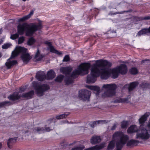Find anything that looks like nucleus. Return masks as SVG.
<instances>
[{
  "mask_svg": "<svg viewBox=\"0 0 150 150\" xmlns=\"http://www.w3.org/2000/svg\"><path fill=\"white\" fill-rule=\"evenodd\" d=\"M113 139L116 140V150H121L129 139V137L120 132H117L113 135Z\"/></svg>",
  "mask_w": 150,
  "mask_h": 150,
  "instance_id": "5",
  "label": "nucleus"
},
{
  "mask_svg": "<svg viewBox=\"0 0 150 150\" xmlns=\"http://www.w3.org/2000/svg\"><path fill=\"white\" fill-rule=\"evenodd\" d=\"M45 43L47 44L48 46L49 47H50L52 45L51 42H48V41H46L45 42Z\"/></svg>",
  "mask_w": 150,
  "mask_h": 150,
  "instance_id": "47",
  "label": "nucleus"
},
{
  "mask_svg": "<svg viewBox=\"0 0 150 150\" xmlns=\"http://www.w3.org/2000/svg\"><path fill=\"white\" fill-rule=\"evenodd\" d=\"M36 42V40L33 37L29 38L27 41V44L29 46L33 45Z\"/></svg>",
  "mask_w": 150,
  "mask_h": 150,
  "instance_id": "25",
  "label": "nucleus"
},
{
  "mask_svg": "<svg viewBox=\"0 0 150 150\" xmlns=\"http://www.w3.org/2000/svg\"><path fill=\"white\" fill-rule=\"evenodd\" d=\"M115 142L113 141H111L108 144V149L109 150L113 149L115 146Z\"/></svg>",
  "mask_w": 150,
  "mask_h": 150,
  "instance_id": "31",
  "label": "nucleus"
},
{
  "mask_svg": "<svg viewBox=\"0 0 150 150\" xmlns=\"http://www.w3.org/2000/svg\"><path fill=\"white\" fill-rule=\"evenodd\" d=\"M149 115V112H147L139 119V123L141 124V125L138 129V132L137 133V139L147 140L150 138V134L149 133L148 130L145 128L143 127V124L146 120L147 118Z\"/></svg>",
  "mask_w": 150,
  "mask_h": 150,
  "instance_id": "4",
  "label": "nucleus"
},
{
  "mask_svg": "<svg viewBox=\"0 0 150 150\" xmlns=\"http://www.w3.org/2000/svg\"><path fill=\"white\" fill-rule=\"evenodd\" d=\"M34 94V91L33 90L29 92L25 93L21 95L18 92H15L11 95L8 97L10 100L14 101L18 100L21 97L25 98L27 99H29L33 98Z\"/></svg>",
  "mask_w": 150,
  "mask_h": 150,
  "instance_id": "8",
  "label": "nucleus"
},
{
  "mask_svg": "<svg viewBox=\"0 0 150 150\" xmlns=\"http://www.w3.org/2000/svg\"><path fill=\"white\" fill-rule=\"evenodd\" d=\"M130 97H129V96L127 98H120V101L119 102H121V103H124V102H126L127 103H129V99L130 98Z\"/></svg>",
  "mask_w": 150,
  "mask_h": 150,
  "instance_id": "32",
  "label": "nucleus"
},
{
  "mask_svg": "<svg viewBox=\"0 0 150 150\" xmlns=\"http://www.w3.org/2000/svg\"><path fill=\"white\" fill-rule=\"evenodd\" d=\"M88 88L91 90L96 91L97 92V93L96 94V95L99 94V93L100 91V88L99 87L95 86H88Z\"/></svg>",
  "mask_w": 150,
  "mask_h": 150,
  "instance_id": "24",
  "label": "nucleus"
},
{
  "mask_svg": "<svg viewBox=\"0 0 150 150\" xmlns=\"http://www.w3.org/2000/svg\"><path fill=\"white\" fill-rule=\"evenodd\" d=\"M2 32V30L1 29H0V34Z\"/></svg>",
  "mask_w": 150,
  "mask_h": 150,
  "instance_id": "52",
  "label": "nucleus"
},
{
  "mask_svg": "<svg viewBox=\"0 0 150 150\" xmlns=\"http://www.w3.org/2000/svg\"><path fill=\"white\" fill-rule=\"evenodd\" d=\"M33 11L32 10L31 11L30 13L29 14H28L27 15L25 16L24 17H23L22 18H19L18 20V22H23L28 20L30 17L33 14Z\"/></svg>",
  "mask_w": 150,
  "mask_h": 150,
  "instance_id": "16",
  "label": "nucleus"
},
{
  "mask_svg": "<svg viewBox=\"0 0 150 150\" xmlns=\"http://www.w3.org/2000/svg\"><path fill=\"white\" fill-rule=\"evenodd\" d=\"M1 144L0 143V149L1 148Z\"/></svg>",
  "mask_w": 150,
  "mask_h": 150,
  "instance_id": "53",
  "label": "nucleus"
},
{
  "mask_svg": "<svg viewBox=\"0 0 150 150\" xmlns=\"http://www.w3.org/2000/svg\"><path fill=\"white\" fill-rule=\"evenodd\" d=\"M138 129L136 125H132L129 127L127 130L128 133H132L134 132H138Z\"/></svg>",
  "mask_w": 150,
  "mask_h": 150,
  "instance_id": "19",
  "label": "nucleus"
},
{
  "mask_svg": "<svg viewBox=\"0 0 150 150\" xmlns=\"http://www.w3.org/2000/svg\"><path fill=\"white\" fill-rule=\"evenodd\" d=\"M36 77L39 81H42L46 78L47 77L46 75L39 72L36 74Z\"/></svg>",
  "mask_w": 150,
  "mask_h": 150,
  "instance_id": "15",
  "label": "nucleus"
},
{
  "mask_svg": "<svg viewBox=\"0 0 150 150\" xmlns=\"http://www.w3.org/2000/svg\"><path fill=\"white\" fill-rule=\"evenodd\" d=\"M19 35L17 33H16L15 34L12 35H11L10 37V38L12 40H15L17 38H18L19 37Z\"/></svg>",
  "mask_w": 150,
  "mask_h": 150,
  "instance_id": "38",
  "label": "nucleus"
},
{
  "mask_svg": "<svg viewBox=\"0 0 150 150\" xmlns=\"http://www.w3.org/2000/svg\"><path fill=\"white\" fill-rule=\"evenodd\" d=\"M131 11L130 10H128L126 11H123L118 12L117 13H112V14L110 13L109 14L112 15H114V14H122V13H123L125 12H130Z\"/></svg>",
  "mask_w": 150,
  "mask_h": 150,
  "instance_id": "40",
  "label": "nucleus"
},
{
  "mask_svg": "<svg viewBox=\"0 0 150 150\" xmlns=\"http://www.w3.org/2000/svg\"><path fill=\"white\" fill-rule=\"evenodd\" d=\"M103 88L106 90L102 95L103 97H111L115 96V90L117 88V86L115 84H103Z\"/></svg>",
  "mask_w": 150,
  "mask_h": 150,
  "instance_id": "7",
  "label": "nucleus"
},
{
  "mask_svg": "<svg viewBox=\"0 0 150 150\" xmlns=\"http://www.w3.org/2000/svg\"><path fill=\"white\" fill-rule=\"evenodd\" d=\"M109 122V121L108 120L106 121L105 120H99L97 121H96L95 122H93L92 124L91 125V126L92 127H94V125L95 124H96V122H97L98 124L100 123H107Z\"/></svg>",
  "mask_w": 150,
  "mask_h": 150,
  "instance_id": "28",
  "label": "nucleus"
},
{
  "mask_svg": "<svg viewBox=\"0 0 150 150\" xmlns=\"http://www.w3.org/2000/svg\"><path fill=\"white\" fill-rule=\"evenodd\" d=\"M1 42H0V44H1Z\"/></svg>",
  "mask_w": 150,
  "mask_h": 150,
  "instance_id": "59",
  "label": "nucleus"
},
{
  "mask_svg": "<svg viewBox=\"0 0 150 150\" xmlns=\"http://www.w3.org/2000/svg\"><path fill=\"white\" fill-rule=\"evenodd\" d=\"M17 28L18 33L20 35H23L25 31L26 35L31 36L37 30L41 29L42 25L40 23L38 24L24 23L18 25Z\"/></svg>",
  "mask_w": 150,
  "mask_h": 150,
  "instance_id": "3",
  "label": "nucleus"
},
{
  "mask_svg": "<svg viewBox=\"0 0 150 150\" xmlns=\"http://www.w3.org/2000/svg\"><path fill=\"white\" fill-rule=\"evenodd\" d=\"M63 145V144H61V146H62Z\"/></svg>",
  "mask_w": 150,
  "mask_h": 150,
  "instance_id": "56",
  "label": "nucleus"
},
{
  "mask_svg": "<svg viewBox=\"0 0 150 150\" xmlns=\"http://www.w3.org/2000/svg\"><path fill=\"white\" fill-rule=\"evenodd\" d=\"M69 60V57L68 55H66L63 60V62H67Z\"/></svg>",
  "mask_w": 150,
  "mask_h": 150,
  "instance_id": "41",
  "label": "nucleus"
},
{
  "mask_svg": "<svg viewBox=\"0 0 150 150\" xmlns=\"http://www.w3.org/2000/svg\"><path fill=\"white\" fill-rule=\"evenodd\" d=\"M141 87L143 88H145L148 87V84L147 83H142L141 85Z\"/></svg>",
  "mask_w": 150,
  "mask_h": 150,
  "instance_id": "43",
  "label": "nucleus"
},
{
  "mask_svg": "<svg viewBox=\"0 0 150 150\" xmlns=\"http://www.w3.org/2000/svg\"><path fill=\"white\" fill-rule=\"evenodd\" d=\"M27 132H28V131H27L26 132H23V133H27Z\"/></svg>",
  "mask_w": 150,
  "mask_h": 150,
  "instance_id": "54",
  "label": "nucleus"
},
{
  "mask_svg": "<svg viewBox=\"0 0 150 150\" xmlns=\"http://www.w3.org/2000/svg\"><path fill=\"white\" fill-rule=\"evenodd\" d=\"M148 33H150V26L148 28H144L140 30L138 32L137 35L138 36H140L142 35Z\"/></svg>",
  "mask_w": 150,
  "mask_h": 150,
  "instance_id": "22",
  "label": "nucleus"
},
{
  "mask_svg": "<svg viewBox=\"0 0 150 150\" xmlns=\"http://www.w3.org/2000/svg\"><path fill=\"white\" fill-rule=\"evenodd\" d=\"M147 126L149 127V128H150V122H149L148 124V125H147Z\"/></svg>",
  "mask_w": 150,
  "mask_h": 150,
  "instance_id": "51",
  "label": "nucleus"
},
{
  "mask_svg": "<svg viewBox=\"0 0 150 150\" xmlns=\"http://www.w3.org/2000/svg\"><path fill=\"white\" fill-rule=\"evenodd\" d=\"M27 49L23 47H19L13 51L11 55L10 58L7 60V62H6L5 65L7 67L8 69H9L11 67L17 64V61L16 60L12 61H9V59L11 58H14L17 56L20 53L25 54L27 51Z\"/></svg>",
  "mask_w": 150,
  "mask_h": 150,
  "instance_id": "6",
  "label": "nucleus"
},
{
  "mask_svg": "<svg viewBox=\"0 0 150 150\" xmlns=\"http://www.w3.org/2000/svg\"><path fill=\"white\" fill-rule=\"evenodd\" d=\"M96 62V64L91 68L90 74L87 76V83H94L97 80V78L100 75L103 79H106L108 77L109 72L105 67H111V63L105 60H97Z\"/></svg>",
  "mask_w": 150,
  "mask_h": 150,
  "instance_id": "1",
  "label": "nucleus"
},
{
  "mask_svg": "<svg viewBox=\"0 0 150 150\" xmlns=\"http://www.w3.org/2000/svg\"><path fill=\"white\" fill-rule=\"evenodd\" d=\"M138 82H133L131 83L129 85L128 87V91L130 92L132 91L138 85Z\"/></svg>",
  "mask_w": 150,
  "mask_h": 150,
  "instance_id": "21",
  "label": "nucleus"
},
{
  "mask_svg": "<svg viewBox=\"0 0 150 150\" xmlns=\"http://www.w3.org/2000/svg\"><path fill=\"white\" fill-rule=\"evenodd\" d=\"M25 89L23 88H21L20 89V93L24 91Z\"/></svg>",
  "mask_w": 150,
  "mask_h": 150,
  "instance_id": "49",
  "label": "nucleus"
},
{
  "mask_svg": "<svg viewBox=\"0 0 150 150\" xmlns=\"http://www.w3.org/2000/svg\"><path fill=\"white\" fill-rule=\"evenodd\" d=\"M64 77L63 75H60L58 76L54 80L56 82H60L62 81Z\"/></svg>",
  "mask_w": 150,
  "mask_h": 150,
  "instance_id": "30",
  "label": "nucleus"
},
{
  "mask_svg": "<svg viewBox=\"0 0 150 150\" xmlns=\"http://www.w3.org/2000/svg\"><path fill=\"white\" fill-rule=\"evenodd\" d=\"M1 57V54L0 53V58Z\"/></svg>",
  "mask_w": 150,
  "mask_h": 150,
  "instance_id": "57",
  "label": "nucleus"
},
{
  "mask_svg": "<svg viewBox=\"0 0 150 150\" xmlns=\"http://www.w3.org/2000/svg\"><path fill=\"white\" fill-rule=\"evenodd\" d=\"M45 56L44 55L40 54V52L38 49L35 56V58L36 61H39L41 60Z\"/></svg>",
  "mask_w": 150,
  "mask_h": 150,
  "instance_id": "17",
  "label": "nucleus"
},
{
  "mask_svg": "<svg viewBox=\"0 0 150 150\" xmlns=\"http://www.w3.org/2000/svg\"><path fill=\"white\" fill-rule=\"evenodd\" d=\"M7 104H8V105H11V103L10 102L8 101H5L0 103V107H2Z\"/></svg>",
  "mask_w": 150,
  "mask_h": 150,
  "instance_id": "33",
  "label": "nucleus"
},
{
  "mask_svg": "<svg viewBox=\"0 0 150 150\" xmlns=\"http://www.w3.org/2000/svg\"><path fill=\"white\" fill-rule=\"evenodd\" d=\"M11 45V44L9 43H6L3 45L2 46V47L3 49H7Z\"/></svg>",
  "mask_w": 150,
  "mask_h": 150,
  "instance_id": "39",
  "label": "nucleus"
},
{
  "mask_svg": "<svg viewBox=\"0 0 150 150\" xmlns=\"http://www.w3.org/2000/svg\"><path fill=\"white\" fill-rule=\"evenodd\" d=\"M33 131L35 132H44L45 131V127H37L34 129Z\"/></svg>",
  "mask_w": 150,
  "mask_h": 150,
  "instance_id": "27",
  "label": "nucleus"
},
{
  "mask_svg": "<svg viewBox=\"0 0 150 150\" xmlns=\"http://www.w3.org/2000/svg\"><path fill=\"white\" fill-rule=\"evenodd\" d=\"M91 94L90 91L86 90H82L79 91V96L83 100H88Z\"/></svg>",
  "mask_w": 150,
  "mask_h": 150,
  "instance_id": "11",
  "label": "nucleus"
},
{
  "mask_svg": "<svg viewBox=\"0 0 150 150\" xmlns=\"http://www.w3.org/2000/svg\"><path fill=\"white\" fill-rule=\"evenodd\" d=\"M127 71V67L125 64H122L112 70V74L114 78H116L118 76L119 73L122 74H125Z\"/></svg>",
  "mask_w": 150,
  "mask_h": 150,
  "instance_id": "10",
  "label": "nucleus"
},
{
  "mask_svg": "<svg viewBox=\"0 0 150 150\" xmlns=\"http://www.w3.org/2000/svg\"><path fill=\"white\" fill-rule=\"evenodd\" d=\"M54 53L58 55H60L62 54V53L61 52L57 50H56V51H55V52Z\"/></svg>",
  "mask_w": 150,
  "mask_h": 150,
  "instance_id": "46",
  "label": "nucleus"
},
{
  "mask_svg": "<svg viewBox=\"0 0 150 150\" xmlns=\"http://www.w3.org/2000/svg\"><path fill=\"white\" fill-rule=\"evenodd\" d=\"M91 65L88 63H84L80 65L78 69L74 71L71 75L69 74L72 69L69 67H62L60 69V72L66 75V79L65 80L66 84L68 85L72 83L73 81V79L76 78L78 75H83L87 74L88 73V70L90 67Z\"/></svg>",
  "mask_w": 150,
  "mask_h": 150,
  "instance_id": "2",
  "label": "nucleus"
},
{
  "mask_svg": "<svg viewBox=\"0 0 150 150\" xmlns=\"http://www.w3.org/2000/svg\"><path fill=\"white\" fill-rule=\"evenodd\" d=\"M69 114L70 113L69 112H65L64 114L56 116V118L58 120L65 118L67 117Z\"/></svg>",
  "mask_w": 150,
  "mask_h": 150,
  "instance_id": "23",
  "label": "nucleus"
},
{
  "mask_svg": "<svg viewBox=\"0 0 150 150\" xmlns=\"http://www.w3.org/2000/svg\"><path fill=\"white\" fill-rule=\"evenodd\" d=\"M116 127V124H115L113 125V126L112 127L111 129L112 130H115Z\"/></svg>",
  "mask_w": 150,
  "mask_h": 150,
  "instance_id": "45",
  "label": "nucleus"
},
{
  "mask_svg": "<svg viewBox=\"0 0 150 150\" xmlns=\"http://www.w3.org/2000/svg\"><path fill=\"white\" fill-rule=\"evenodd\" d=\"M130 73L133 74H135L137 73V69L135 68H132L130 70Z\"/></svg>",
  "mask_w": 150,
  "mask_h": 150,
  "instance_id": "35",
  "label": "nucleus"
},
{
  "mask_svg": "<svg viewBox=\"0 0 150 150\" xmlns=\"http://www.w3.org/2000/svg\"><path fill=\"white\" fill-rule=\"evenodd\" d=\"M53 119H51V118H50V119H49L48 120H47V122L49 123H50V125H51V122H52L53 121ZM52 123H53L52 122Z\"/></svg>",
  "mask_w": 150,
  "mask_h": 150,
  "instance_id": "44",
  "label": "nucleus"
},
{
  "mask_svg": "<svg viewBox=\"0 0 150 150\" xmlns=\"http://www.w3.org/2000/svg\"><path fill=\"white\" fill-rule=\"evenodd\" d=\"M143 20H149L150 19V16H147L146 17H145L143 19Z\"/></svg>",
  "mask_w": 150,
  "mask_h": 150,
  "instance_id": "48",
  "label": "nucleus"
},
{
  "mask_svg": "<svg viewBox=\"0 0 150 150\" xmlns=\"http://www.w3.org/2000/svg\"><path fill=\"white\" fill-rule=\"evenodd\" d=\"M73 144H69V145H70H70H72Z\"/></svg>",
  "mask_w": 150,
  "mask_h": 150,
  "instance_id": "55",
  "label": "nucleus"
},
{
  "mask_svg": "<svg viewBox=\"0 0 150 150\" xmlns=\"http://www.w3.org/2000/svg\"><path fill=\"white\" fill-rule=\"evenodd\" d=\"M55 76V73L52 70H51L47 72V79H52Z\"/></svg>",
  "mask_w": 150,
  "mask_h": 150,
  "instance_id": "18",
  "label": "nucleus"
},
{
  "mask_svg": "<svg viewBox=\"0 0 150 150\" xmlns=\"http://www.w3.org/2000/svg\"><path fill=\"white\" fill-rule=\"evenodd\" d=\"M49 127H46L45 128V131L46 132H49L52 130L54 128V123H52V125H49Z\"/></svg>",
  "mask_w": 150,
  "mask_h": 150,
  "instance_id": "34",
  "label": "nucleus"
},
{
  "mask_svg": "<svg viewBox=\"0 0 150 150\" xmlns=\"http://www.w3.org/2000/svg\"><path fill=\"white\" fill-rule=\"evenodd\" d=\"M23 1H26V0H23Z\"/></svg>",
  "mask_w": 150,
  "mask_h": 150,
  "instance_id": "58",
  "label": "nucleus"
},
{
  "mask_svg": "<svg viewBox=\"0 0 150 150\" xmlns=\"http://www.w3.org/2000/svg\"><path fill=\"white\" fill-rule=\"evenodd\" d=\"M128 125V122L126 121H123L121 122V127L122 129L126 128Z\"/></svg>",
  "mask_w": 150,
  "mask_h": 150,
  "instance_id": "29",
  "label": "nucleus"
},
{
  "mask_svg": "<svg viewBox=\"0 0 150 150\" xmlns=\"http://www.w3.org/2000/svg\"><path fill=\"white\" fill-rule=\"evenodd\" d=\"M147 60H142V62H141V63L142 64H143V63H144Z\"/></svg>",
  "mask_w": 150,
  "mask_h": 150,
  "instance_id": "50",
  "label": "nucleus"
},
{
  "mask_svg": "<svg viewBox=\"0 0 150 150\" xmlns=\"http://www.w3.org/2000/svg\"><path fill=\"white\" fill-rule=\"evenodd\" d=\"M17 137L12 138L8 139V140L7 144L8 147H10V144L15 143L17 139Z\"/></svg>",
  "mask_w": 150,
  "mask_h": 150,
  "instance_id": "26",
  "label": "nucleus"
},
{
  "mask_svg": "<svg viewBox=\"0 0 150 150\" xmlns=\"http://www.w3.org/2000/svg\"><path fill=\"white\" fill-rule=\"evenodd\" d=\"M32 83L36 94L39 96H43L44 95V93L50 88L49 86L46 84L40 85L35 81L33 82Z\"/></svg>",
  "mask_w": 150,
  "mask_h": 150,
  "instance_id": "9",
  "label": "nucleus"
},
{
  "mask_svg": "<svg viewBox=\"0 0 150 150\" xmlns=\"http://www.w3.org/2000/svg\"><path fill=\"white\" fill-rule=\"evenodd\" d=\"M101 140L100 136H94L91 139V143L92 144H96L100 142Z\"/></svg>",
  "mask_w": 150,
  "mask_h": 150,
  "instance_id": "12",
  "label": "nucleus"
},
{
  "mask_svg": "<svg viewBox=\"0 0 150 150\" xmlns=\"http://www.w3.org/2000/svg\"><path fill=\"white\" fill-rule=\"evenodd\" d=\"M139 142V141L137 140L132 139L127 142L126 145L128 146L132 147L134 146H137V145L136 144L138 143Z\"/></svg>",
  "mask_w": 150,
  "mask_h": 150,
  "instance_id": "20",
  "label": "nucleus"
},
{
  "mask_svg": "<svg viewBox=\"0 0 150 150\" xmlns=\"http://www.w3.org/2000/svg\"><path fill=\"white\" fill-rule=\"evenodd\" d=\"M85 147L83 145H82L80 146H79L77 147H74L72 148L71 150H82Z\"/></svg>",
  "mask_w": 150,
  "mask_h": 150,
  "instance_id": "36",
  "label": "nucleus"
},
{
  "mask_svg": "<svg viewBox=\"0 0 150 150\" xmlns=\"http://www.w3.org/2000/svg\"><path fill=\"white\" fill-rule=\"evenodd\" d=\"M21 58L23 62L27 64L31 59V57L28 53L23 54L21 55Z\"/></svg>",
  "mask_w": 150,
  "mask_h": 150,
  "instance_id": "13",
  "label": "nucleus"
},
{
  "mask_svg": "<svg viewBox=\"0 0 150 150\" xmlns=\"http://www.w3.org/2000/svg\"><path fill=\"white\" fill-rule=\"evenodd\" d=\"M25 38L23 36L20 37L18 39V44H21L23 42Z\"/></svg>",
  "mask_w": 150,
  "mask_h": 150,
  "instance_id": "37",
  "label": "nucleus"
},
{
  "mask_svg": "<svg viewBox=\"0 0 150 150\" xmlns=\"http://www.w3.org/2000/svg\"><path fill=\"white\" fill-rule=\"evenodd\" d=\"M49 48L50 49V52L54 53H55L56 50L54 49V47L52 45L49 47Z\"/></svg>",
  "mask_w": 150,
  "mask_h": 150,
  "instance_id": "42",
  "label": "nucleus"
},
{
  "mask_svg": "<svg viewBox=\"0 0 150 150\" xmlns=\"http://www.w3.org/2000/svg\"><path fill=\"white\" fill-rule=\"evenodd\" d=\"M105 144L101 143L99 145H97L92 147L89 148L84 150H100L104 146Z\"/></svg>",
  "mask_w": 150,
  "mask_h": 150,
  "instance_id": "14",
  "label": "nucleus"
}]
</instances>
